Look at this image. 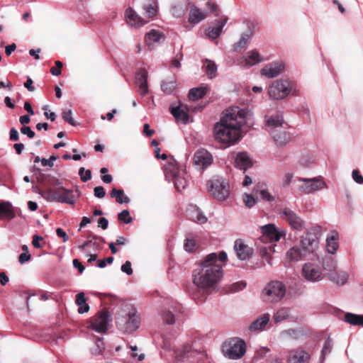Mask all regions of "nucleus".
Listing matches in <instances>:
<instances>
[{"label": "nucleus", "mask_w": 363, "mask_h": 363, "mask_svg": "<svg viewBox=\"0 0 363 363\" xmlns=\"http://www.w3.org/2000/svg\"><path fill=\"white\" fill-rule=\"evenodd\" d=\"M247 111L239 107L227 110L213 128L216 140L228 147L240 138V128L246 123Z\"/></svg>", "instance_id": "f257e3e1"}, {"label": "nucleus", "mask_w": 363, "mask_h": 363, "mask_svg": "<svg viewBox=\"0 0 363 363\" xmlns=\"http://www.w3.org/2000/svg\"><path fill=\"white\" fill-rule=\"evenodd\" d=\"M217 262L216 253H211L205 257L194 272L193 282L196 286L203 289L210 288L222 277V265Z\"/></svg>", "instance_id": "f03ea898"}, {"label": "nucleus", "mask_w": 363, "mask_h": 363, "mask_svg": "<svg viewBox=\"0 0 363 363\" xmlns=\"http://www.w3.org/2000/svg\"><path fill=\"white\" fill-rule=\"evenodd\" d=\"M144 12L143 13L145 18L138 15L134 10L128 9L125 11V17L127 23L130 26L140 27L149 22L150 18L156 16L157 13V7L155 2L147 3L143 6Z\"/></svg>", "instance_id": "7ed1b4c3"}, {"label": "nucleus", "mask_w": 363, "mask_h": 363, "mask_svg": "<svg viewBox=\"0 0 363 363\" xmlns=\"http://www.w3.org/2000/svg\"><path fill=\"white\" fill-rule=\"evenodd\" d=\"M38 193L42 197L50 202L68 204L74 203L73 191L64 187H48L45 189L40 190Z\"/></svg>", "instance_id": "20e7f679"}, {"label": "nucleus", "mask_w": 363, "mask_h": 363, "mask_svg": "<svg viewBox=\"0 0 363 363\" xmlns=\"http://www.w3.org/2000/svg\"><path fill=\"white\" fill-rule=\"evenodd\" d=\"M296 84L289 79H277L269 86L268 94L275 100L283 99L289 94L297 95Z\"/></svg>", "instance_id": "39448f33"}, {"label": "nucleus", "mask_w": 363, "mask_h": 363, "mask_svg": "<svg viewBox=\"0 0 363 363\" xmlns=\"http://www.w3.org/2000/svg\"><path fill=\"white\" fill-rule=\"evenodd\" d=\"M283 118L279 116H272L267 121V125L277 146L283 147L290 140V136L283 130Z\"/></svg>", "instance_id": "423d86ee"}, {"label": "nucleus", "mask_w": 363, "mask_h": 363, "mask_svg": "<svg viewBox=\"0 0 363 363\" xmlns=\"http://www.w3.org/2000/svg\"><path fill=\"white\" fill-rule=\"evenodd\" d=\"M286 289L285 285L279 281H272L267 284L262 292V297L266 302H277L285 296Z\"/></svg>", "instance_id": "0eeeda50"}, {"label": "nucleus", "mask_w": 363, "mask_h": 363, "mask_svg": "<svg viewBox=\"0 0 363 363\" xmlns=\"http://www.w3.org/2000/svg\"><path fill=\"white\" fill-rule=\"evenodd\" d=\"M321 230L320 225H315L308 228L302 236L299 245L307 255L313 252L318 247Z\"/></svg>", "instance_id": "6e6552de"}, {"label": "nucleus", "mask_w": 363, "mask_h": 363, "mask_svg": "<svg viewBox=\"0 0 363 363\" xmlns=\"http://www.w3.org/2000/svg\"><path fill=\"white\" fill-rule=\"evenodd\" d=\"M223 352L230 359H240L245 354V342L244 340L238 338L230 339L223 343Z\"/></svg>", "instance_id": "1a4fd4ad"}, {"label": "nucleus", "mask_w": 363, "mask_h": 363, "mask_svg": "<svg viewBox=\"0 0 363 363\" xmlns=\"http://www.w3.org/2000/svg\"><path fill=\"white\" fill-rule=\"evenodd\" d=\"M279 215L292 230L302 231L305 228L306 223L303 219L291 208L288 207L281 208Z\"/></svg>", "instance_id": "9d476101"}, {"label": "nucleus", "mask_w": 363, "mask_h": 363, "mask_svg": "<svg viewBox=\"0 0 363 363\" xmlns=\"http://www.w3.org/2000/svg\"><path fill=\"white\" fill-rule=\"evenodd\" d=\"M207 186L210 194L219 201L225 200L229 196L230 186L223 179L208 181Z\"/></svg>", "instance_id": "9b49d317"}, {"label": "nucleus", "mask_w": 363, "mask_h": 363, "mask_svg": "<svg viewBox=\"0 0 363 363\" xmlns=\"http://www.w3.org/2000/svg\"><path fill=\"white\" fill-rule=\"evenodd\" d=\"M111 315L108 310L103 309L91 318V327L98 333H104L108 330Z\"/></svg>", "instance_id": "f8f14e48"}, {"label": "nucleus", "mask_w": 363, "mask_h": 363, "mask_svg": "<svg viewBox=\"0 0 363 363\" xmlns=\"http://www.w3.org/2000/svg\"><path fill=\"white\" fill-rule=\"evenodd\" d=\"M203 107L201 106H196L193 109L187 105L180 104L177 107H171L170 112L177 121H182L183 123H187L189 121V112L200 111Z\"/></svg>", "instance_id": "ddd939ff"}, {"label": "nucleus", "mask_w": 363, "mask_h": 363, "mask_svg": "<svg viewBox=\"0 0 363 363\" xmlns=\"http://www.w3.org/2000/svg\"><path fill=\"white\" fill-rule=\"evenodd\" d=\"M213 157L206 150H198L194 155V164L199 169H204L211 164Z\"/></svg>", "instance_id": "4468645a"}, {"label": "nucleus", "mask_w": 363, "mask_h": 363, "mask_svg": "<svg viewBox=\"0 0 363 363\" xmlns=\"http://www.w3.org/2000/svg\"><path fill=\"white\" fill-rule=\"evenodd\" d=\"M299 181L303 182L304 184L300 186V190L304 194H311L315 191L323 189L325 184V182L319 179H305L299 178Z\"/></svg>", "instance_id": "2eb2a0df"}, {"label": "nucleus", "mask_w": 363, "mask_h": 363, "mask_svg": "<svg viewBox=\"0 0 363 363\" xmlns=\"http://www.w3.org/2000/svg\"><path fill=\"white\" fill-rule=\"evenodd\" d=\"M303 277L309 281H318L323 279V274L318 267L312 263H306L302 268Z\"/></svg>", "instance_id": "dca6fc26"}, {"label": "nucleus", "mask_w": 363, "mask_h": 363, "mask_svg": "<svg viewBox=\"0 0 363 363\" xmlns=\"http://www.w3.org/2000/svg\"><path fill=\"white\" fill-rule=\"evenodd\" d=\"M284 71V64L281 62H274L265 65L261 69L262 75L268 78H274Z\"/></svg>", "instance_id": "f3484780"}, {"label": "nucleus", "mask_w": 363, "mask_h": 363, "mask_svg": "<svg viewBox=\"0 0 363 363\" xmlns=\"http://www.w3.org/2000/svg\"><path fill=\"white\" fill-rule=\"evenodd\" d=\"M310 359L311 355L301 348L290 350L289 352V363H308Z\"/></svg>", "instance_id": "a211bd4d"}, {"label": "nucleus", "mask_w": 363, "mask_h": 363, "mask_svg": "<svg viewBox=\"0 0 363 363\" xmlns=\"http://www.w3.org/2000/svg\"><path fill=\"white\" fill-rule=\"evenodd\" d=\"M262 239L263 240H268L270 242L279 241L283 235L282 232L277 230L274 225L267 224L262 227Z\"/></svg>", "instance_id": "6ab92c4d"}, {"label": "nucleus", "mask_w": 363, "mask_h": 363, "mask_svg": "<svg viewBox=\"0 0 363 363\" xmlns=\"http://www.w3.org/2000/svg\"><path fill=\"white\" fill-rule=\"evenodd\" d=\"M234 249L238 257L241 260H245L252 255V249L245 244L242 240H236L234 245Z\"/></svg>", "instance_id": "aec40b11"}, {"label": "nucleus", "mask_w": 363, "mask_h": 363, "mask_svg": "<svg viewBox=\"0 0 363 363\" xmlns=\"http://www.w3.org/2000/svg\"><path fill=\"white\" fill-rule=\"evenodd\" d=\"M140 324V318L135 313H130L128 315L124 323V330L128 333L134 332Z\"/></svg>", "instance_id": "412c9836"}, {"label": "nucleus", "mask_w": 363, "mask_h": 363, "mask_svg": "<svg viewBox=\"0 0 363 363\" xmlns=\"http://www.w3.org/2000/svg\"><path fill=\"white\" fill-rule=\"evenodd\" d=\"M207 16V13L197 8L194 4L190 5L189 21L191 23H198Z\"/></svg>", "instance_id": "4be33fe9"}, {"label": "nucleus", "mask_w": 363, "mask_h": 363, "mask_svg": "<svg viewBox=\"0 0 363 363\" xmlns=\"http://www.w3.org/2000/svg\"><path fill=\"white\" fill-rule=\"evenodd\" d=\"M235 167L244 170L250 167L252 165V161L246 152H240L237 155L235 158Z\"/></svg>", "instance_id": "5701e85b"}, {"label": "nucleus", "mask_w": 363, "mask_h": 363, "mask_svg": "<svg viewBox=\"0 0 363 363\" xmlns=\"http://www.w3.org/2000/svg\"><path fill=\"white\" fill-rule=\"evenodd\" d=\"M228 19V17H223V19L216 21V26L208 28L207 32L208 38L211 39H216L220 35L223 28L226 24Z\"/></svg>", "instance_id": "b1692460"}, {"label": "nucleus", "mask_w": 363, "mask_h": 363, "mask_svg": "<svg viewBox=\"0 0 363 363\" xmlns=\"http://www.w3.org/2000/svg\"><path fill=\"white\" fill-rule=\"evenodd\" d=\"M164 39L165 36L163 33L154 29L145 35V42L150 49L152 48H151L152 43H160L161 40H164Z\"/></svg>", "instance_id": "393cba45"}, {"label": "nucleus", "mask_w": 363, "mask_h": 363, "mask_svg": "<svg viewBox=\"0 0 363 363\" xmlns=\"http://www.w3.org/2000/svg\"><path fill=\"white\" fill-rule=\"evenodd\" d=\"M322 267L325 271V274L328 277L330 274L337 270V262L335 258L330 255L325 256L322 260Z\"/></svg>", "instance_id": "a878e982"}, {"label": "nucleus", "mask_w": 363, "mask_h": 363, "mask_svg": "<svg viewBox=\"0 0 363 363\" xmlns=\"http://www.w3.org/2000/svg\"><path fill=\"white\" fill-rule=\"evenodd\" d=\"M306 255V252L300 245L294 246L286 253L287 257L291 261H298Z\"/></svg>", "instance_id": "bb28decb"}, {"label": "nucleus", "mask_w": 363, "mask_h": 363, "mask_svg": "<svg viewBox=\"0 0 363 363\" xmlns=\"http://www.w3.org/2000/svg\"><path fill=\"white\" fill-rule=\"evenodd\" d=\"M15 217V213L12 206L9 202L0 203V219H12Z\"/></svg>", "instance_id": "cd10ccee"}, {"label": "nucleus", "mask_w": 363, "mask_h": 363, "mask_svg": "<svg viewBox=\"0 0 363 363\" xmlns=\"http://www.w3.org/2000/svg\"><path fill=\"white\" fill-rule=\"evenodd\" d=\"M269 318L270 315L269 313H265L261 317L258 318L251 323L250 326V330L256 331L262 330L269 323Z\"/></svg>", "instance_id": "c85d7f7f"}, {"label": "nucleus", "mask_w": 363, "mask_h": 363, "mask_svg": "<svg viewBox=\"0 0 363 363\" xmlns=\"http://www.w3.org/2000/svg\"><path fill=\"white\" fill-rule=\"evenodd\" d=\"M328 277L330 280L336 283L337 284L343 285L347 281L348 274L345 272L341 270H335L333 273L330 274Z\"/></svg>", "instance_id": "c756f323"}, {"label": "nucleus", "mask_w": 363, "mask_h": 363, "mask_svg": "<svg viewBox=\"0 0 363 363\" xmlns=\"http://www.w3.org/2000/svg\"><path fill=\"white\" fill-rule=\"evenodd\" d=\"M262 60V57L256 50L249 51L245 58V65L247 66H252L257 65Z\"/></svg>", "instance_id": "7c9ffc66"}, {"label": "nucleus", "mask_w": 363, "mask_h": 363, "mask_svg": "<svg viewBox=\"0 0 363 363\" xmlns=\"http://www.w3.org/2000/svg\"><path fill=\"white\" fill-rule=\"evenodd\" d=\"M164 174L168 179H173L180 174L177 164L175 162H169L164 166Z\"/></svg>", "instance_id": "2f4dec72"}, {"label": "nucleus", "mask_w": 363, "mask_h": 363, "mask_svg": "<svg viewBox=\"0 0 363 363\" xmlns=\"http://www.w3.org/2000/svg\"><path fill=\"white\" fill-rule=\"evenodd\" d=\"M339 247L338 235H332L326 239V249L330 254H335Z\"/></svg>", "instance_id": "473e14b6"}, {"label": "nucleus", "mask_w": 363, "mask_h": 363, "mask_svg": "<svg viewBox=\"0 0 363 363\" xmlns=\"http://www.w3.org/2000/svg\"><path fill=\"white\" fill-rule=\"evenodd\" d=\"M110 196L111 198L116 199V201L118 203H128L130 202V199L125 195L123 190L113 188Z\"/></svg>", "instance_id": "72a5a7b5"}, {"label": "nucleus", "mask_w": 363, "mask_h": 363, "mask_svg": "<svg viewBox=\"0 0 363 363\" xmlns=\"http://www.w3.org/2000/svg\"><path fill=\"white\" fill-rule=\"evenodd\" d=\"M345 321L352 325L363 326V315L347 313L345 315Z\"/></svg>", "instance_id": "f704fd0d"}, {"label": "nucleus", "mask_w": 363, "mask_h": 363, "mask_svg": "<svg viewBox=\"0 0 363 363\" xmlns=\"http://www.w3.org/2000/svg\"><path fill=\"white\" fill-rule=\"evenodd\" d=\"M190 217L193 221L200 224H203L207 220L206 216L201 212L199 208L196 207H194L193 209L191 210Z\"/></svg>", "instance_id": "c9c22d12"}, {"label": "nucleus", "mask_w": 363, "mask_h": 363, "mask_svg": "<svg viewBox=\"0 0 363 363\" xmlns=\"http://www.w3.org/2000/svg\"><path fill=\"white\" fill-rule=\"evenodd\" d=\"M290 314V310L288 308H281L279 309L273 315V320L275 323H280L287 319Z\"/></svg>", "instance_id": "e433bc0d"}, {"label": "nucleus", "mask_w": 363, "mask_h": 363, "mask_svg": "<svg viewBox=\"0 0 363 363\" xmlns=\"http://www.w3.org/2000/svg\"><path fill=\"white\" fill-rule=\"evenodd\" d=\"M203 66L205 68V72L210 79L216 77L217 72V66L214 62L206 60Z\"/></svg>", "instance_id": "4c0bfd02"}, {"label": "nucleus", "mask_w": 363, "mask_h": 363, "mask_svg": "<svg viewBox=\"0 0 363 363\" xmlns=\"http://www.w3.org/2000/svg\"><path fill=\"white\" fill-rule=\"evenodd\" d=\"M206 94V89L203 87L193 88L189 91V98L190 100L196 101L203 98Z\"/></svg>", "instance_id": "58836bf2"}, {"label": "nucleus", "mask_w": 363, "mask_h": 363, "mask_svg": "<svg viewBox=\"0 0 363 363\" xmlns=\"http://www.w3.org/2000/svg\"><path fill=\"white\" fill-rule=\"evenodd\" d=\"M333 347V340L328 337L327 340L325 341L323 349L321 350V354L320 357V362H323L326 357V355L330 354L332 352Z\"/></svg>", "instance_id": "ea45409f"}, {"label": "nucleus", "mask_w": 363, "mask_h": 363, "mask_svg": "<svg viewBox=\"0 0 363 363\" xmlns=\"http://www.w3.org/2000/svg\"><path fill=\"white\" fill-rule=\"evenodd\" d=\"M177 87V82L174 79L172 80H164L162 82L161 84V89L162 91H164L167 94H169L173 92V91Z\"/></svg>", "instance_id": "a19ab883"}, {"label": "nucleus", "mask_w": 363, "mask_h": 363, "mask_svg": "<svg viewBox=\"0 0 363 363\" xmlns=\"http://www.w3.org/2000/svg\"><path fill=\"white\" fill-rule=\"evenodd\" d=\"M173 180L176 189L179 191L188 185V180L184 177L182 176L181 174L174 177Z\"/></svg>", "instance_id": "79ce46f5"}, {"label": "nucleus", "mask_w": 363, "mask_h": 363, "mask_svg": "<svg viewBox=\"0 0 363 363\" xmlns=\"http://www.w3.org/2000/svg\"><path fill=\"white\" fill-rule=\"evenodd\" d=\"M253 192L255 195H259L262 199L267 201H274V197L269 194L267 189H259L258 186H255Z\"/></svg>", "instance_id": "37998d69"}, {"label": "nucleus", "mask_w": 363, "mask_h": 363, "mask_svg": "<svg viewBox=\"0 0 363 363\" xmlns=\"http://www.w3.org/2000/svg\"><path fill=\"white\" fill-rule=\"evenodd\" d=\"M104 349H105V347H104V342L102 341L101 339L97 338L94 347H93L91 349V352L94 355H99V354H102Z\"/></svg>", "instance_id": "c03bdc74"}, {"label": "nucleus", "mask_w": 363, "mask_h": 363, "mask_svg": "<svg viewBox=\"0 0 363 363\" xmlns=\"http://www.w3.org/2000/svg\"><path fill=\"white\" fill-rule=\"evenodd\" d=\"M118 218L119 220L123 221L125 223H130L133 221V218L130 215V212L128 210H123L118 214Z\"/></svg>", "instance_id": "a18cd8bd"}, {"label": "nucleus", "mask_w": 363, "mask_h": 363, "mask_svg": "<svg viewBox=\"0 0 363 363\" xmlns=\"http://www.w3.org/2000/svg\"><path fill=\"white\" fill-rule=\"evenodd\" d=\"M136 82L138 84L147 82V72L145 69H140L136 73Z\"/></svg>", "instance_id": "49530a36"}, {"label": "nucleus", "mask_w": 363, "mask_h": 363, "mask_svg": "<svg viewBox=\"0 0 363 363\" xmlns=\"http://www.w3.org/2000/svg\"><path fill=\"white\" fill-rule=\"evenodd\" d=\"M79 175L83 182H86L91 179V172L89 169L85 170L84 167H80L79 169Z\"/></svg>", "instance_id": "de8ad7c7"}, {"label": "nucleus", "mask_w": 363, "mask_h": 363, "mask_svg": "<svg viewBox=\"0 0 363 363\" xmlns=\"http://www.w3.org/2000/svg\"><path fill=\"white\" fill-rule=\"evenodd\" d=\"M250 38V35L247 34V33H243L241 36V38L240 40H239V42H238L237 43H235L234 45V49L235 50H238V49H241V48H243L247 43V40H249Z\"/></svg>", "instance_id": "09e8293b"}, {"label": "nucleus", "mask_w": 363, "mask_h": 363, "mask_svg": "<svg viewBox=\"0 0 363 363\" xmlns=\"http://www.w3.org/2000/svg\"><path fill=\"white\" fill-rule=\"evenodd\" d=\"M72 114V113L71 110L64 111L62 112V118L64 119L65 121L69 123L71 125L77 126V123L73 119Z\"/></svg>", "instance_id": "8fccbe9b"}, {"label": "nucleus", "mask_w": 363, "mask_h": 363, "mask_svg": "<svg viewBox=\"0 0 363 363\" xmlns=\"http://www.w3.org/2000/svg\"><path fill=\"white\" fill-rule=\"evenodd\" d=\"M162 319L167 324H173L175 322L174 315L171 311H164L162 313Z\"/></svg>", "instance_id": "3c124183"}, {"label": "nucleus", "mask_w": 363, "mask_h": 363, "mask_svg": "<svg viewBox=\"0 0 363 363\" xmlns=\"http://www.w3.org/2000/svg\"><path fill=\"white\" fill-rule=\"evenodd\" d=\"M299 331L295 329H288L281 332V335L284 337H289L293 339L298 338Z\"/></svg>", "instance_id": "603ef678"}, {"label": "nucleus", "mask_w": 363, "mask_h": 363, "mask_svg": "<svg viewBox=\"0 0 363 363\" xmlns=\"http://www.w3.org/2000/svg\"><path fill=\"white\" fill-rule=\"evenodd\" d=\"M55 67H52L50 68V72L54 76H59L61 74V70L63 66L62 62L57 60L55 61Z\"/></svg>", "instance_id": "864d4df0"}, {"label": "nucleus", "mask_w": 363, "mask_h": 363, "mask_svg": "<svg viewBox=\"0 0 363 363\" xmlns=\"http://www.w3.org/2000/svg\"><path fill=\"white\" fill-rule=\"evenodd\" d=\"M243 201L245 206L248 208L253 206L255 204V199L251 194H245L243 195Z\"/></svg>", "instance_id": "5fc2aeb1"}, {"label": "nucleus", "mask_w": 363, "mask_h": 363, "mask_svg": "<svg viewBox=\"0 0 363 363\" xmlns=\"http://www.w3.org/2000/svg\"><path fill=\"white\" fill-rule=\"evenodd\" d=\"M245 286H246L245 282L238 281V282L234 283L230 285V292H236V291L243 289Z\"/></svg>", "instance_id": "6e6d98bb"}, {"label": "nucleus", "mask_w": 363, "mask_h": 363, "mask_svg": "<svg viewBox=\"0 0 363 363\" xmlns=\"http://www.w3.org/2000/svg\"><path fill=\"white\" fill-rule=\"evenodd\" d=\"M196 243L194 240L186 239L184 247L187 252H193L195 249Z\"/></svg>", "instance_id": "4d7b16f0"}, {"label": "nucleus", "mask_w": 363, "mask_h": 363, "mask_svg": "<svg viewBox=\"0 0 363 363\" xmlns=\"http://www.w3.org/2000/svg\"><path fill=\"white\" fill-rule=\"evenodd\" d=\"M183 58V54L182 52V50L179 51V52L177 55V56L172 60V66L179 68L181 67L180 60Z\"/></svg>", "instance_id": "13d9d810"}, {"label": "nucleus", "mask_w": 363, "mask_h": 363, "mask_svg": "<svg viewBox=\"0 0 363 363\" xmlns=\"http://www.w3.org/2000/svg\"><path fill=\"white\" fill-rule=\"evenodd\" d=\"M94 196L97 198L102 199L106 196L104 188L101 186H96L94 189Z\"/></svg>", "instance_id": "bf43d9fd"}, {"label": "nucleus", "mask_w": 363, "mask_h": 363, "mask_svg": "<svg viewBox=\"0 0 363 363\" xmlns=\"http://www.w3.org/2000/svg\"><path fill=\"white\" fill-rule=\"evenodd\" d=\"M121 271L124 273H126L128 275H131L133 272V269L131 267V262L130 261H126L121 266Z\"/></svg>", "instance_id": "052dcab7"}, {"label": "nucleus", "mask_w": 363, "mask_h": 363, "mask_svg": "<svg viewBox=\"0 0 363 363\" xmlns=\"http://www.w3.org/2000/svg\"><path fill=\"white\" fill-rule=\"evenodd\" d=\"M21 132L23 135H26L29 138H33L35 137V132L33 131L29 126L23 125L21 128Z\"/></svg>", "instance_id": "680f3d73"}, {"label": "nucleus", "mask_w": 363, "mask_h": 363, "mask_svg": "<svg viewBox=\"0 0 363 363\" xmlns=\"http://www.w3.org/2000/svg\"><path fill=\"white\" fill-rule=\"evenodd\" d=\"M352 179L359 184H363V177L360 174L359 172L357 169L352 171Z\"/></svg>", "instance_id": "e2e57ef3"}, {"label": "nucleus", "mask_w": 363, "mask_h": 363, "mask_svg": "<svg viewBox=\"0 0 363 363\" xmlns=\"http://www.w3.org/2000/svg\"><path fill=\"white\" fill-rule=\"evenodd\" d=\"M76 303L78 305V306H82L83 304H85L86 303V298H85V295L83 292H81V293H79L78 294H77L76 296Z\"/></svg>", "instance_id": "0e129e2a"}, {"label": "nucleus", "mask_w": 363, "mask_h": 363, "mask_svg": "<svg viewBox=\"0 0 363 363\" xmlns=\"http://www.w3.org/2000/svg\"><path fill=\"white\" fill-rule=\"evenodd\" d=\"M30 255L28 252H23L18 257V262L21 264H23L30 259Z\"/></svg>", "instance_id": "69168bd1"}, {"label": "nucleus", "mask_w": 363, "mask_h": 363, "mask_svg": "<svg viewBox=\"0 0 363 363\" xmlns=\"http://www.w3.org/2000/svg\"><path fill=\"white\" fill-rule=\"evenodd\" d=\"M9 137H10V140H12V141H17V140H18V139H19V134H18V132L17 131V130L16 128H12L10 130Z\"/></svg>", "instance_id": "338daca9"}, {"label": "nucleus", "mask_w": 363, "mask_h": 363, "mask_svg": "<svg viewBox=\"0 0 363 363\" xmlns=\"http://www.w3.org/2000/svg\"><path fill=\"white\" fill-rule=\"evenodd\" d=\"M57 235L63 239V242H67L69 240V237L66 232H65L62 228H58L56 229Z\"/></svg>", "instance_id": "774afa93"}]
</instances>
